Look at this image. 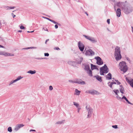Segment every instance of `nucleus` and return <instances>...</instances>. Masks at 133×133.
Wrapping results in <instances>:
<instances>
[{"mask_svg":"<svg viewBox=\"0 0 133 133\" xmlns=\"http://www.w3.org/2000/svg\"><path fill=\"white\" fill-rule=\"evenodd\" d=\"M73 104H74V105L77 108H78L79 107H81L80 106H79V104H78V103H76V102H73Z\"/></svg>","mask_w":133,"mask_h":133,"instance_id":"27","label":"nucleus"},{"mask_svg":"<svg viewBox=\"0 0 133 133\" xmlns=\"http://www.w3.org/2000/svg\"><path fill=\"white\" fill-rule=\"evenodd\" d=\"M122 99H125V100L127 102V103L129 104H130L131 105H133V104L132 103H130L128 99L125 96H123L122 98Z\"/></svg>","mask_w":133,"mask_h":133,"instance_id":"21","label":"nucleus"},{"mask_svg":"<svg viewBox=\"0 0 133 133\" xmlns=\"http://www.w3.org/2000/svg\"><path fill=\"white\" fill-rule=\"evenodd\" d=\"M113 85L112 84V83H111L109 84V86L111 88H112V86Z\"/></svg>","mask_w":133,"mask_h":133,"instance_id":"54","label":"nucleus"},{"mask_svg":"<svg viewBox=\"0 0 133 133\" xmlns=\"http://www.w3.org/2000/svg\"><path fill=\"white\" fill-rule=\"evenodd\" d=\"M113 91L117 96H118V95L117 94L119 92V91L118 90H113Z\"/></svg>","mask_w":133,"mask_h":133,"instance_id":"30","label":"nucleus"},{"mask_svg":"<svg viewBox=\"0 0 133 133\" xmlns=\"http://www.w3.org/2000/svg\"><path fill=\"white\" fill-rule=\"evenodd\" d=\"M95 58L97 60V63L99 65H101L103 64V62L102 61L101 58L98 56L96 57Z\"/></svg>","mask_w":133,"mask_h":133,"instance_id":"9","label":"nucleus"},{"mask_svg":"<svg viewBox=\"0 0 133 133\" xmlns=\"http://www.w3.org/2000/svg\"><path fill=\"white\" fill-rule=\"evenodd\" d=\"M126 59L129 62V63H130L131 61L130 59L128 57H126Z\"/></svg>","mask_w":133,"mask_h":133,"instance_id":"41","label":"nucleus"},{"mask_svg":"<svg viewBox=\"0 0 133 133\" xmlns=\"http://www.w3.org/2000/svg\"><path fill=\"white\" fill-rule=\"evenodd\" d=\"M112 127L114 129H117L118 128L117 125H112Z\"/></svg>","mask_w":133,"mask_h":133,"instance_id":"35","label":"nucleus"},{"mask_svg":"<svg viewBox=\"0 0 133 133\" xmlns=\"http://www.w3.org/2000/svg\"><path fill=\"white\" fill-rule=\"evenodd\" d=\"M94 77L97 80L99 81L100 82H101L102 81V77L98 75L94 76Z\"/></svg>","mask_w":133,"mask_h":133,"instance_id":"14","label":"nucleus"},{"mask_svg":"<svg viewBox=\"0 0 133 133\" xmlns=\"http://www.w3.org/2000/svg\"><path fill=\"white\" fill-rule=\"evenodd\" d=\"M47 59L46 57L42 58V59Z\"/></svg>","mask_w":133,"mask_h":133,"instance_id":"61","label":"nucleus"},{"mask_svg":"<svg viewBox=\"0 0 133 133\" xmlns=\"http://www.w3.org/2000/svg\"><path fill=\"white\" fill-rule=\"evenodd\" d=\"M53 89V87L52 86H50L49 87V89L50 90H52Z\"/></svg>","mask_w":133,"mask_h":133,"instance_id":"39","label":"nucleus"},{"mask_svg":"<svg viewBox=\"0 0 133 133\" xmlns=\"http://www.w3.org/2000/svg\"><path fill=\"white\" fill-rule=\"evenodd\" d=\"M32 131H35L36 130H33V129H31L30 130V132H31Z\"/></svg>","mask_w":133,"mask_h":133,"instance_id":"55","label":"nucleus"},{"mask_svg":"<svg viewBox=\"0 0 133 133\" xmlns=\"http://www.w3.org/2000/svg\"><path fill=\"white\" fill-rule=\"evenodd\" d=\"M3 24H4L5 25H6V22L4 20L3 21Z\"/></svg>","mask_w":133,"mask_h":133,"instance_id":"50","label":"nucleus"},{"mask_svg":"<svg viewBox=\"0 0 133 133\" xmlns=\"http://www.w3.org/2000/svg\"><path fill=\"white\" fill-rule=\"evenodd\" d=\"M77 108V112L78 113H79V111H80V110L81 109V107H79V108Z\"/></svg>","mask_w":133,"mask_h":133,"instance_id":"45","label":"nucleus"},{"mask_svg":"<svg viewBox=\"0 0 133 133\" xmlns=\"http://www.w3.org/2000/svg\"><path fill=\"white\" fill-rule=\"evenodd\" d=\"M124 4V3H123L122 2H118L116 4H115L114 6L115 10L116 11V7L117 6L118 7H121V5H123Z\"/></svg>","mask_w":133,"mask_h":133,"instance_id":"11","label":"nucleus"},{"mask_svg":"<svg viewBox=\"0 0 133 133\" xmlns=\"http://www.w3.org/2000/svg\"><path fill=\"white\" fill-rule=\"evenodd\" d=\"M89 94H90L92 95L97 94H98V92L95 90H89Z\"/></svg>","mask_w":133,"mask_h":133,"instance_id":"16","label":"nucleus"},{"mask_svg":"<svg viewBox=\"0 0 133 133\" xmlns=\"http://www.w3.org/2000/svg\"><path fill=\"white\" fill-rule=\"evenodd\" d=\"M14 55V54H13L9 53L6 52L5 53V56H13Z\"/></svg>","mask_w":133,"mask_h":133,"instance_id":"26","label":"nucleus"},{"mask_svg":"<svg viewBox=\"0 0 133 133\" xmlns=\"http://www.w3.org/2000/svg\"><path fill=\"white\" fill-rule=\"evenodd\" d=\"M1 25H2V23L0 22V29L1 28Z\"/></svg>","mask_w":133,"mask_h":133,"instance_id":"63","label":"nucleus"},{"mask_svg":"<svg viewBox=\"0 0 133 133\" xmlns=\"http://www.w3.org/2000/svg\"><path fill=\"white\" fill-rule=\"evenodd\" d=\"M5 52L4 51H0V55H3L5 56Z\"/></svg>","mask_w":133,"mask_h":133,"instance_id":"33","label":"nucleus"},{"mask_svg":"<svg viewBox=\"0 0 133 133\" xmlns=\"http://www.w3.org/2000/svg\"><path fill=\"white\" fill-rule=\"evenodd\" d=\"M115 57L116 60L118 61L120 60L122 57L120 48L119 47L117 46L115 48Z\"/></svg>","mask_w":133,"mask_h":133,"instance_id":"2","label":"nucleus"},{"mask_svg":"<svg viewBox=\"0 0 133 133\" xmlns=\"http://www.w3.org/2000/svg\"><path fill=\"white\" fill-rule=\"evenodd\" d=\"M91 70H93L95 69H98L97 66L96 65H93L92 64H91Z\"/></svg>","mask_w":133,"mask_h":133,"instance_id":"17","label":"nucleus"},{"mask_svg":"<svg viewBox=\"0 0 133 133\" xmlns=\"http://www.w3.org/2000/svg\"><path fill=\"white\" fill-rule=\"evenodd\" d=\"M23 78V77H22L21 76H19L17 77V78L16 79L17 80V81H18L21 79L22 78Z\"/></svg>","mask_w":133,"mask_h":133,"instance_id":"32","label":"nucleus"},{"mask_svg":"<svg viewBox=\"0 0 133 133\" xmlns=\"http://www.w3.org/2000/svg\"><path fill=\"white\" fill-rule=\"evenodd\" d=\"M85 108L88 112V114L87 117V118H89L91 116L93 112V109L89 106L87 105L86 106Z\"/></svg>","mask_w":133,"mask_h":133,"instance_id":"5","label":"nucleus"},{"mask_svg":"<svg viewBox=\"0 0 133 133\" xmlns=\"http://www.w3.org/2000/svg\"><path fill=\"white\" fill-rule=\"evenodd\" d=\"M83 36L86 39L89 40L92 43H96L97 42L96 39L93 37L89 36H87L85 35H83Z\"/></svg>","mask_w":133,"mask_h":133,"instance_id":"6","label":"nucleus"},{"mask_svg":"<svg viewBox=\"0 0 133 133\" xmlns=\"http://www.w3.org/2000/svg\"><path fill=\"white\" fill-rule=\"evenodd\" d=\"M85 55L87 56H92L95 54V52L91 49L87 50L85 52Z\"/></svg>","mask_w":133,"mask_h":133,"instance_id":"7","label":"nucleus"},{"mask_svg":"<svg viewBox=\"0 0 133 133\" xmlns=\"http://www.w3.org/2000/svg\"><path fill=\"white\" fill-rule=\"evenodd\" d=\"M106 78L108 79H111L112 78V75L110 73H109L106 76Z\"/></svg>","mask_w":133,"mask_h":133,"instance_id":"23","label":"nucleus"},{"mask_svg":"<svg viewBox=\"0 0 133 133\" xmlns=\"http://www.w3.org/2000/svg\"><path fill=\"white\" fill-rule=\"evenodd\" d=\"M75 83L82 85H84L85 84V83L84 81H82V80L81 79H76Z\"/></svg>","mask_w":133,"mask_h":133,"instance_id":"12","label":"nucleus"},{"mask_svg":"<svg viewBox=\"0 0 133 133\" xmlns=\"http://www.w3.org/2000/svg\"><path fill=\"white\" fill-rule=\"evenodd\" d=\"M11 14L13 18H14L15 17H16V15H14L13 13H12Z\"/></svg>","mask_w":133,"mask_h":133,"instance_id":"47","label":"nucleus"},{"mask_svg":"<svg viewBox=\"0 0 133 133\" xmlns=\"http://www.w3.org/2000/svg\"><path fill=\"white\" fill-rule=\"evenodd\" d=\"M49 40V39H46V41H45V43L46 44V43H47V41H48Z\"/></svg>","mask_w":133,"mask_h":133,"instance_id":"59","label":"nucleus"},{"mask_svg":"<svg viewBox=\"0 0 133 133\" xmlns=\"http://www.w3.org/2000/svg\"><path fill=\"white\" fill-rule=\"evenodd\" d=\"M35 59L38 60H41L42 59V58H36Z\"/></svg>","mask_w":133,"mask_h":133,"instance_id":"51","label":"nucleus"},{"mask_svg":"<svg viewBox=\"0 0 133 133\" xmlns=\"http://www.w3.org/2000/svg\"><path fill=\"white\" fill-rule=\"evenodd\" d=\"M12 81H13L14 83L17 81L16 79L12 80Z\"/></svg>","mask_w":133,"mask_h":133,"instance_id":"57","label":"nucleus"},{"mask_svg":"<svg viewBox=\"0 0 133 133\" xmlns=\"http://www.w3.org/2000/svg\"><path fill=\"white\" fill-rule=\"evenodd\" d=\"M115 81L116 82L118 85H119L121 84V83L119 82L118 80H115Z\"/></svg>","mask_w":133,"mask_h":133,"instance_id":"38","label":"nucleus"},{"mask_svg":"<svg viewBox=\"0 0 133 133\" xmlns=\"http://www.w3.org/2000/svg\"><path fill=\"white\" fill-rule=\"evenodd\" d=\"M109 71V69L105 64L100 68V72L101 75H104V74H107Z\"/></svg>","mask_w":133,"mask_h":133,"instance_id":"4","label":"nucleus"},{"mask_svg":"<svg viewBox=\"0 0 133 133\" xmlns=\"http://www.w3.org/2000/svg\"><path fill=\"white\" fill-rule=\"evenodd\" d=\"M126 81L129 83L130 85L133 88V79L131 80H129L127 77L126 78Z\"/></svg>","mask_w":133,"mask_h":133,"instance_id":"13","label":"nucleus"},{"mask_svg":"<svg viewBox=\"0 0 133 133\" xmlns=\"http://www.w3.org/2000/svg\"><path fill=\"white\" fill-rule=\"evenodd\" d=\"M83 60V58H82L81 57L79 58V59L78 61H77V63L78 64H80L82 62Z\"/></svg>","mask_w":133,"mask_h":133,"instance_id":"29","label":"nucleus"},{"mask_svg":"<svg viewBox=\"0 0 133 133\" xmlns=\"http://www.w3.org/2000/svg\"><path fill=\"white\" fill-rule=\"evenodd\" d=\"M89 90H88L86 91H85V93H89Z\"/></svg>","mask_w":133,"mask_h":133,"instance_id":"58","label":"nucleus"},{"mask_svg":"<svg viewBox=\"0 0 133 133\" xmlns=\"http://www.w3.org/2000/svg\"><path fill=\"white\" fill-rule=\"evenodd\" d=\"M110 19H108L107 20V23L109 24L110 23Z\"/></svg>","mask_w":133,"mask_h":133,"instance_id":"48","label":"nucleus"},{"mask_svg":"<svg viewBox=\"0 0 133 133\" xmlns=\"http://www.w3.org/2000/svg\"><path fill=\"white\" fill-rule=\"evenodd\" d=\"M65 120H63L61 121H59L56 122V123L57 124H62L64 123L65 122Z\"/></svg>","mask_w":133,"mask_h":133,"instance_id":"28","label":"nucleus"},{"mask_svg":"<svg viewBox=\"0 0 133 133\" xmlns=\"http://www.w3.org/2000/svg\"><path fill=\"white\" fill-rule=\"evenodd\" d=\"M44 56H48L49 55V54L48 53H45L44 54Z\"/></svg>","mask_w":133,"mask_h":133,"instance_id":"40","label":"nucleus"},{"mask_svg":"<svg viewBox=\"0 0 133 133\" xmlns=\"http://www.w3.org/2000/svg\"><path fill=\"white\" fill-rule=\"evenodd\" d=\"M69 82L70 83H75V81H73L71 80H69Z\"/></svg>","mask_w":133,"mask_h":133,"instance_id":"37","label":"nucleus"},{"mask_svg":"<svg viewBox=\"0 0 133 133\" xmlns=\"http://www.w3.org/2000/svg\"><path fill=\"white\" fill-rule=\"evenodd\" d=\"M54 49H56L57 50H60V49L58 48V47H55Z\"/></svg>","mask_w":133,"mask_h":133,"instance_id":"42","label":"nucleus"},{"mask_svg":"<svg viewBox=\"0 0 133 133\" xmlns=\"http://www.w3.org/2000/svg\"><path fill=\"white\" fill-rule=\"evenodd\" d=\"M4 8H5L6 10H9V6H5L4 7Z\"/></svg>","mask_w":133,"mask_h":133,"instance_id":"36","label":"nucleus"},{"mask_svg":"<svg viewBox=\"0 0 133 133\" xmlns=\"http://www.w3.org/2000/svg\"><path fill=\"white\" fill-rule=\"evenodd\" d=\"M18 32H22V30H19L18 31Z\"/></svg>","mask_w":133,"mask_h":133,"instance_id":"64","label":"nucleus"},{"mask_svg":"<svg viewBox=\"0 0 133 133\" xmlns=\"http://www.w3.org/2000/svg\"><path fill=\"white\" fill-rule=\"evenodd\" d=\"M84 70L86 71L90 70V65L89 64H87L85 65L84 68Z\"/></svg>","mask_w":133,"mask_h":133,"instance_id":"18","label":"nucleus"},{"mask_svg":"<svg viewBox=\"0 0 133 133\" xmlns=\"http://www.w3.org/2000/svg\"><path fill=\"white\" fill-rule=\"evenodd\" d=\"M24 125L22 124H18L15 127L14 130L16 131H18L20 128L23 127Z\"/></svg>","mask_w":133,"mask_h":133,"instance_id":"10","label":"nucleus"},{"mask_svg":"<svg viewBox=\"0 0 133 133\" xmlns=\"http://www.w3.org/2000/svg\"><path fill=\"white\" fill-rule=\"evenodd\" d=\"M111 83L112 85H113V84H116V83L115 82H111Z\"/></svg>","mask_w":133,"mask_h":133,"instance_id":"52","label":"nucleus"},{"mask_svg":"<svg viewBox=\"0 0 133 133\" xmlns=\"http://www.w3.org/2000/svg\"><path fill=\"white\" fill-rule=\"evenodd\" d=\"M55 27L56 29H57L58 27V26L57 24H56L55 25Z\"/></svg>","mask_w":133,"mask_h":133,"instance_id":"53","label":"nucleus"},{"mask_svg":"<svg viewBox=\"0 0 133 133\" xmlns=\"http://www.w3.org/2000/svg\"><path fill=\"white\" fill-rule=\"evenodd\" d=\"M20 28L21 29H24L25 28L23 25H21L20 26Z\"/></svg>","mask_w":133,"mask_h":133,"instance_id":"43","label":"nucleus"},{"mask_svg":"<svg viewBox=\"0 0 133 133\" xmlns=\"http://www.w3.org/2000/svg\"><path fill=\"white\" fill-rule=\"evenodd\" d=\"M78 46L80 50L82 52L84 51L85 48L84 44L79 41L78 43Z\"/></svg>","mask_w":133,"mask_h":133,"instance_id":"8","label":"nucleus"},{"mask_svg":"<svg viewBox=\"0 0 133 133\" xmlns=\"http://www.w3.org/2000/svg\"><path fill=\"white\" fill-rule=\"evenodd\" d=\"M12 81H13L14 83L17 81L16 79L12 80Z\"/></svg>","mask_w":133,"mask_h":133,"instance_id":"56","label":"nucleus"},{"mask_svg":"<svg viewBox=\"0 0 133 133\" xmlns=\"http://www.w3.org/2000/svg\"><path fill=\"white\" fill-rule=\"evenodd\" d=\"M73 62V61H69L68 62V63L69 64H70L72 65L71 63H72Z\"/></svg>","mask_w":133,"mask_h":133,"instance_id":"49","label":"nucleus"},{"mask_svg":"<svg viewBox=\"0 0 133 133\" xmlns=\"http://www.w3.org/2000/svg\"><path fill=\"white\" fill-rule=\"evenodd\" d=\"M131 28H132V31L133 33V27L132 26H131Z\"/></svg>","mask_w":133,"mask_h":133,"instance_id":"60","label":"nucleus"},{"mask_svg":"<svg viewBox=\"0 0 133 133\" xmlns=\"http://www.w3.org/2000/svg\"><path fill=\"white\" fill-rule=\"evenodd\" d=\"M81 92L80 91L78 90L77 89H75L74 94L78 95L80 94Z\"/></svg>","mask_w":133,"mask_h":133,"instance_id":"24","label":"nucleus"},{"mask_svg":"<svg viewBox=\"0 0 133 133\" xmlns=\"http://www.w3.org/2000/svg\"><path fill=\"white\" fill-rule=\"evenodd\" d=\"M122 10L126 14H128L133 11V8L130 5L124 4L122 7Z\"/></svg>","mask_w":133,"mask_h":133,"instance_id":"1","label":"nucleus"},{"mask_svg":"<svg viewBox=\"0 0 133 133\" xmlns=\"http://www.w3.org/2000/svg\"><path fill=\"white\" fill-rule=\"evenodd\" d=\"M27 72L28 73L30 74H35L36 73V71L35 70L34 71L32 70H30L28 71Z\"/></svg>","mask_w":133,"mask_h":133,"instance_id":"25","label":"nucleus"},{"mask_svg":"<svg viewBox=\"0 0 133 133\" xmlns=\"http://www.w3.org/2000/svg\"><path fill=\"white\" fill-rule=\"evenodd\" d=\"M8 131L9 132H11L12 131V129L11 127H9L8 128Z\"/></svg>","mask_w":133,"mask_h":133,"instance_id":"31","label":"nucleus"},{"mask_svg":"<svg viewBox=\"0 0 133 133\" xmlns=\"http://www.w3.org/2000/svg\"><path fill=\"white\" fill-rule=\"evenodd\" d=\"M116 14L117 16L119 17L121 14V10L119 8H118L116 11Z\"/></svg>","mask_w":133,"mask_h":133,"instance_id":"15","label":"nucleus"},{"mask_svg":"<svg viewBox=\"0 0 133 133\" xmlns=\"http://www.w3.org/2000/svg\"><path fill=\"white\" fill-rule=\"evenodd\" d=\"M43 17L45 19H48V20L49 21H50L51 22H52L53 23H54V24H57V23L55 21L52 20V19H51L48 18H47V17Z\"/></svg>","mask_w":133,"mask_h":133,"instance_id":"22","label":"nucleus"},{"mask_svg":"<svg viewBox=\"0 0 133 133\" xmlns=\"http://www.w3.org/2000/svg\"><path fill=\"white\" fill-rule=\"evenodd\" d=\"M120 87L119 89L120 92L122 94H123L124 93V88L123 87L122 85H120Z\"/></svg>","mask_w":133,"mask_h":133,"instance_id":"19","label":"nucleus"},{"mask_svg":"<svg viewBox=\"0 0 133 133\" xmlns=\"http://www.w3.org/2000/svg\"><path fill=\"white\" fill-rule=\"evenodd\" d=\"M28 49H36L37 48L36 47H28Z\"/></svg>","mask_w":133,"mask_h":133,"instance_id":"34","label":"nucleus"},{"mask_svg":"<svg viewBox=\"0 0 133 133\" xmlns=\"http://www.w3.org/2000/svg\"><path fill=\"white\" fill-rule=\"evenodd\" d=\"M14 83V82H13V81H12H12H11L9 83V85H11L13 84Z\"/></svg>","mask_w":133,"mask_h":133,"instance_id":"44","label":"nucleus"},{"mask_svg":"<svg viewBox=\"0 0 133 133\" xmlns=\"http://www.w3.org/2000/svg\"><path fill=\"white\" fill-rule=\"evenodd\" d=\"M119 69L121 71L123 72L124 73L126 72L128 70V67L126 63L124 61L120 62L119 64Z\"/></svg>","mask_w":133,"mask_h":133,"instance_id":"3","label":"nucleus"},{"mask_svg":"<svg viewBox=\"0 0 133 133\" xmlns=\"http://www.w3.org/2000/svg\"><path fill=\"white\" fill-rule=\"evenodd\" d=\"M9 10L13 9L15 8V7L9 6Z\"/></svg>","mask_w":133,"mask_h":133,"instance_id":"46","label":"nucleus"},{"mask_svg":"<svg viewBox=\"0 0 133 133\" xmlns=\"http://www.w3.org/2000/svg\"><path fill=\"white\" fill-rule=\"evenodd\" d=\"M86 72L89 76L90 77H92V76L93 75L92 73V71L91 70H90L87 71Z\"/></svg>","mask_w":133,"mask_h":133,"instance_id":"20","label":"nucleus"},{"mask_svg":"<svg viewBox=\"0 0 133 133\" xmlns=\"http://www.w3.org/2000/svg\"><path fill=\"white\" fill-rule=\"evenodd\" d=\"M4 48V46H3L2 45H1V46H0V48Z\"/></svg>","mask_w":133,"mask_h":133,"instance_id":"62","label":"nucleus"}]
</instances>
